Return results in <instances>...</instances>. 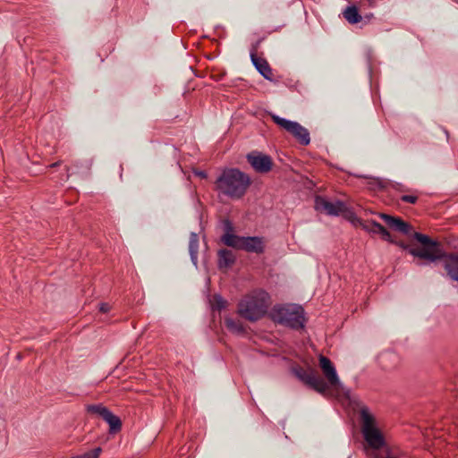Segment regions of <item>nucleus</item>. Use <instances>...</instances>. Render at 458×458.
<instances>
[{"instance_id": "nucleus-28", "label": "nucleus", "mask_w": 458, "mask_h": 458, "mask_svg": "<svg viewBox=\"0 0 458 458\" xmlns=\"http://www.w3.org/2000/svg\"><path fill=\"white\" fill-rule=\"evenodd\" d=\"M110 310V305L108 303H100L99 304V311L102 313H106Z\"/></svg>"}, {"instance_id": "nucleus-30", "label": "nucleus", "mask_w": 458, "mask_h": 458, "mask_svg": "<svg viewBox=\"0 0 458 458\" xmlns=\"http://www.w3.org/2000/svg\"><path fill=\"white\" fill-rule=\"evenodd\" d=\"M366 1H367L368 5H369V7H375V6H377V2L378 0H366Z\"/></svg>"}, {"instance_id": "nucleus-32", "label": "nucleus", "mask_w": 458, "mask_h": 458, "mask_svg": "<svg viewBox=\"0 0 458 458\" xmlns=\"http://www.w3.org/2000/svg\"><path fill=\"white\" fill-rule=\"evenodd\" d=\"M377 183L378 184V186L380 188H384L385 187V183L382 181H377Z\"/></svg>"}, {"instance_id": "nucleus-5", "label": "nucleus", "mask_w": 458, "mask_h": 458, "mask_svg": "<svg viewBox=\"0 0 458 458\" xmlns=\"http://www.w3.org/2000/svg\"><path fill=\"white\" fill-rule=\"evenodd\" d=\"M269 317L275 323L296 330L303 328L306 322L304 309L294 303L275 305Z\"/></svg>"}, {"instance_id": "nucleus-14", "label": "nucleus", "mask_w": 458, "mask_h": 458, "mask_svg": "<svg viewBox=\"0 0 458 458\" xmlns=\"http://www.w3.org/2000/svg\"><path fill=\"white\" fill-rule=\"evenodd\" d=\"M217 256V265L220 269L228 268L231 266H233L235 262V256L230 250L222 249L218 251Z\"/></svg>"}, {"instance_id": "nucleus-4", "label": "nucleus", "mask_w": 458, "mask_h": 458, "mask_svg": "<svg viewBox=\"0 0 458 458\" xmlns=\"http://www.w3.org/2000/svg\"><path fill=\"white\" fill-rule=\"evenodd\" d=\"M270 305V297L262 290H256L244 296L238 304V314L254 322L263 318Z\"/></svg>"}, {"instance_id": "nucleus-20", "label": "nucleus", "mask_w": 458, "mask_h": 458, "mask_svg": "<svg viewBox=\"0 0 458 458\" xmlns=\"http://www.w3.org/2000/svg\"><path fill=\"white\" fill-rule=\"evenodd\" d=\"M225 324L226 328L235 334L244 333V327L240 320L233 319L232 318H225Z\"/></svg>"}, {"instance_id": "nucleus-1", "label": "nucleus", "mask_w": 458, "mask_h": 458, "mask_svg": "<svg viewBox=\"0 0 458 458\" xmlns=\"http://www.w3.org/2000/svg\"><path fill=\"white\" fill-rule=\"evenodd\" d=\"M319 367L327 380L325 381L315 370L298 368L293 370L294 375L310 388L325 394L329 386L338 388L341 386L336 369L327 357L319 355Z\"/></svg>"}, {"instance_id": "nucleus-9", "label": "nucleus", "mask_w": 458, "mask_h": 458, "mask_svg": "<svg viewBox=\"0 0 458 458\" xmlns=\"http://www.w3.org/2000/svg\"><path fill=\"white\" fill-rule=\"evenodd\" d=\"M246 157L249 164L258 173L266 174L272 169L273 161L268 155L252 151L249 153Z\"/></svg>"}, {"instance_id": "nucleus-19", "label": "nucleus", "mask_w": 458, "mask_h": 458, "mask_svg": "<svg viewBox=\"0 0 458 458\" xmlns=\"http://www.w3.org/2000/svg\"><path fill=\"white\" fill-rule=\"evenodd\" d=\"M86 411L88 413L100 417L103 420L105 419L106 415L110 411L108 408H106L101 403L89 404L86 406Z\"/></svg>"}, {"instance_id": "nucleus-8", "label": "nucleus", "mask_w": 458, "mask_h": 458, "mask_svg": "<svg viewBox=\"0 0 458 458\" xmlns=\"http://www.w3.org/2000/svg\"><path fill=\"white\" fill-rule=\"evenodd\" d=\"M228 247L250 253L261 254L265 251V240L259 236L227 237Z\"/></svg>"}, {"instance_id": "nucleus-23", "label": "nucleus", "mask_w": 458, "mask_h": 458, "mask_svg": "<svg viewBox=\"0 0 458 458\" xmlns=\"http://www.w3.org/2000/svg\"><path fill=\"white\" fill-rule=\"evenodd\" d=\"M102 452L101 447H96L90 451H88L82 454L73 456L72 458H98Z\"/></svg>"}, {"instance_id": "nucleus-2", "label": "nucleus", "mask_w": 458, "mask_h": 458, "mask_svg": "<svg viewBox=\"0 0 458 458\" xmlns=\"http://www.w3.org/2000/svg\"><path fill=\"white\" fill-rule=\"evenodd\" d=\"M251 184L250 177L238 168H225L215 181V191L232 199H240Z\"/></svg>"}, {"instance_id": "nucleus-18", "label": "nucleus", "mask_w": 458, "mask_h": 458, "mask_svg": "<svg viewBox=\"0 0 458 458\" xmlns=\"http://www.w3.org/2000/svg\"><path fill=\"white\" fill-rule=\"evenodd\" d=\"M189 252L191 261L194 265H197L199 254V236L196 233H191L190 235Z\"/></svg>"}, {"instance_id": "nucleus-22", "label": "nucleus", "mask_w": 458, "mask_h": 458, "mask_svg": "<svg viewBox=\"0 0 458 458\" xmlns=\"http://www.w3.org/2000/svg\"><path fill=\"white\" fill-rule=\"evenodd\" d=\"M340 215L343 216L348 221H350L354 226H358L360 222L361 221V219L359 218L355 215V213L346 206L345 203L343 208V212H341Z\"/></svg>"}, {"instance_id": "nucleus-3", "label": "nucleus", "mask_w": 458, "mask_h": 458, "mask_svg": "<svg viewBox=\"0 0 458 458\" xmlns=\"http://www.w3.org/2000/svg\"><path fill=\"white\" fill-rule=\"evenodd\" d=\"M361 432L368 445L372 449L370 458H394L386 447L385 438L375 425V418L368 407L363 406L360 411Z\"/></svg>"}, {"instance_id": "nucleus-26", "label": "nucleus", "mask_w": 458, "mask_h": 458, "mask_svg": "<svg viewBox=\"0 0 458 458\" xmlns=\"http://www.w3.org/2000/svg\"><path fill=\"white\" fill-rule=\"evenodd\" d=\"M260 42H261V39H259L251 45L250 55H252V54L257 55Z\"/></svg>"}, {"instance_id": "nucleus-11", "label": "nucleus", "mask_w": 458, "mask_h": 458, "mask_svg": "<svg viewBox=\"0 0 458 458\" xmlns=\"http://www.w3.org/2000/svg\"><path fill=\"white\" fill-rule=\"evenodd\" d=\"M380 217L392 229L400 232L403 234L409 235L411 232V225L403 221L400 217H394L387 214H380Z\"/></svg>"}, {"instance_id": "nucleus-10", "label": "nucleus", "mask_w": 458, "mask_h": 458, "mask_svg": "<svg viewBox=\"0 0 458 458\" xmlns=\"http://www.w3.org/2000/svg\"><path fill=\"white\" fill-rule=\"evenodd\" d=\"M344 202L341 200L329 201L323 197L318 196L315 199L316 210L329 216H340L343 212Z\"/></svg>"}, {"instance_id": "nucleus-24", "label": "nucleus", "mask_w": 458, "mask_h": 458, "mask_svg": "<svg viewBox=\"0 0 458 458\" xmlns=\"http://www.w3.org/2000/svg\"><path fill=\"white\" fill-rule=\"evenodd\" d=\"M227 305V301L220 295L214 296L213 308L221 310L225 309Z\"/></svg>"}, {"instance_id": "nucleus-21", "label": "nucleus", "mask_w": 458, "mask_h": 458, "mask_svg": "<svg viewBox=\"0 0 458 458\" xmlns=\"http://www.w3.org/2000/svg\"><path fill=\"white\" fill-rule=\"evenodd\" d=\"M223 229L224 234L221 237V242L226 246H228V242L226 241L227 237H240L239 235L233 233L234 228L229 219H225L223 221Z\"/></svg>"}, {"instance_id": "nucleus-29", "label": "nucleus", "mask_w": 458, "mask_h": 458, "mask_svg": "<svg viewBox=\"0 0 458 458\" xmlns=\"http://www.w3.org/2000/svg\"><path fill=\"white\" fill-rule=\"evenodd\" d=\"M394 358H395V355L394 353H386V354L382 355V357H381L382 361L385 360H390V359H394Z\"/></svg>"}, {"instance_id": "nucleus-13", "label": "nucleus", "mask_w": 458, "mask_h": 458, "mask_svg": "<svg viewBox=\"0 0 458 458\" xmlns=\"http://www.w3.org/2000/svg\"><path fill=\"white\" fill-rule=\"evenodd\" d=\"M250 60L257 71L267 81H273V72L268 62L257 55H250Z\"/></svg>"}, {"instance_id": "nucleus-27", "label": "nucleus", "mask_w": 458, "mask_h": 458, "mask_svg": "<svg viewBox=\"0 0 458 458\" xmlns=\"http://www.w3.org/2000/svg\"><path fill=\"white\" fill-rule=\"evenodd\" d=\"M193 174L201 179H206L208 177L207 173L202 170H193Z\"/></svg>"}, {"instance_id": "nucleus-7", "label": "nucleus", "mask_w": 458, "mask_h": 458, "mask_svg": "<svg viewBox=\"0 0 458 458\" xmlns=\"http://www.w3.org/2000/svg\"><path fill=\"white\" fill-rule=\"evenodd\" d=\"M270 117L276 125L290 133L301 145L307 146L310 144V132L301 124L294 121L282 118L275 114H270Z\"/></svg>"}, {"instance_id": "nucleus-31", "label": "nucleus", "mask_w": 458, "mask_h": 458, "mask_svg": "<svg viewBox=\"0 0 458 458\" xmlns=\"http://www.w3.org/2000/svg\"><path fill=\"white\" fill-rule=\"evenodd\" d=\"M60 164H61V161H58V162L53 163V164H51V165H50V167H56V166H58Z\"/></svg>"}, {"instance_id": "nucleus-25", "label": "nucleus", "mask_w": 458, "mask_h": 458, "mask_svg": "<svg viewBox=\"0 0 458 458\" xmlns=\"http://www.w3.org/2000/svg\"><path fill=\"white\" fill-rule=\"evenodd\" d=\"M400 199L403 202L415 204L418 200V196L415 194H405L401 196Z\"/></svg>"}, {"instance_id": "nucleus-16", "label": "nucleus", "mask_w": 458, "mask_h": 458, "mask_svg": "<svg viewBox=\"0 0 458 458\" xmlns=\"http://www.w3.org/2000/svg\"><path fill=\"white\" fill-rule=\"evenodd\" d=\"M104 420L109 425V433L116 434L122 429V421L120 418L114 415L111 411L106 415Z\"/></svg>"}, {"instance_id": "nucleus-15", "label": "nucleus", "mask_w": 458, "mask_h": 458, "mask_svg": "<svg viewBox=\"0 0 458 458\" xmlns=\"http://www.w3.org/2000/svg\"><path fill=\"white\" fill-rule=\"evenodd\" d=\"M447 275L454 281L458 282V255H451L445 261Z\"/></svg>"}, {"instance_id": "nucleus-17", "label": "nucleus", "mask_w": 458, "mask_h": 458, "mask_svg": "<svg viewBox=\"0 0 458 458\" xmlns=\"http://www.w3.org/2000/svg\"><path fill=\"white\" fill-rule=\"evenodd\" d=\"M343 16L351 24H356L362 19L355 5L347 6L343 12Z\"/></svg>"}, {"instance_id": "nucleus-12", "label": "nucleus", "mask_w": 458, "mask_h": 458, "mask_svg": "<svg viewBox=\"0 0 458 458\" xmlns=\"http://www.w3.org/2000/svg\"><path fill=\"white\" fill-rule=\"evenodd\" d=\"M358 226L361 227L368 233L380 234L382 239H384L385 241L393 242V238L389 232L377 222L365 221L361 219Z\"/></svg>"}, {"instance_id": "nucleus-6", "label": "nucleus", "mask_w": 458, "mask_h": 458, "mask_svg": "<svg viewBox=\"0 0 458 458\" xmlns=\"http://www.w3.org/2000/svg\"><path fill=\"white\" fill-rule=\"evenodd\" d=\"M412 236L422 245L421 249H409L408 245L403 242H395L393 240L391 242L403 250H408L409 253L413 257L426 259L429 262H435L444 258L445 253L437 241L432 240L428 235L417 232L413 233Z\"/></svg>"}, {"instance_id": "nucleus-33", "label": "nucleus", "mask_w": 458, "mask_h": 458, "mask_svg": "<svg viewBox=\"0 0 458 458\" xmlns=\"http://www.w3.org/2000/svg\"><path fill=\"white\" fill-rule=\"evenodd\" d=\"M397 190L401 191H407L408 190H405L403 186L399 185L398 188H396Z\"/></svg>"}]
</instances>
